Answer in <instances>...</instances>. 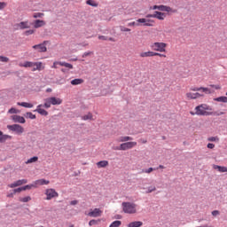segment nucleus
I'll use <instances>...</instances> for the list:
<instances>
[{
	"label": "nucleus",
	"mask_w": 227,
	"mask_h": 227,
	"mask_svg": "<svg viewBox=\"0 0 227 227\" xmlns=\"http://www.w3.org/2000/svg\"><path fill=\"white\" fill-rule=\"evenodd\" d=\"M18 29H29L31 27V24L28 20L27 21H20L17 25Z\"/></svg>",
	"instance_id": "nucleus-14"
},
{
	"label": "nucleus",
	"mask_w": 227,
	"mask_h": 227,
	"mask_svg": "<svg viewBox=\"0 0 227 227\" xmlns=\"http://www.w3.org/2000/svg\"><path fill=\"white\" fill-rule=\"evenodd\" d=\"M63 104V99L56 97H51L44 99L43 107L49 109L51 106H61Z\"/></svg>",
	"instance_id": "nucleus-3"
},
{
	"label": "nucleus",
	"mask_w": 227,
	"mask_h": 227,
	"mask_svg": "<svg viewBox=\"0 0 227 227\" xmlns=\"http://www.w3.org/2000/svg\"><path fill=\"white\" fill-rule=\"evenodd\" d=\"M164 165H160L156 169H164Z\"/></svg>",
	"instance_id": "nucleus-64"
},
{
	"label": "nucleus",
	"mask_w": 227,
	"mask_h": 227,
	"mask_svg": "<svg viewBox=\"0 0 227 227\" xmlns=\"http://www.w3.org/2000/svg\"><path fill=\"white\" fill-rule=\"evenodd\" d=\"M155 169H156V168H149L144 170V173L150 174V173H152V171H155Z\"/></svg>",
	"instance_id": "nucleus-51"
},
{
	"label": "nucleus",
	"mask_w": 227,
	"mask_h": 227,
	"mask_svg": "<svg viewBox=\"0 0 227 227\" xmlns=\"http://www.w3.org/2000/svg\"><path fill=\"white\" fill-rule=\"evenodd\" d=\"M82 120H84V121H86V120H93V114H91V113H89L86 115H83L82 117Z\"/></svg>",
	"instance_id": "nucleus-32"
},
{
	"label": "nucleus",
	"mask_w": 227,
	"mask_h": 227,
	"mask_svg": "<svg viewBox=\"0 0 227 227\" xmlns=\"http://www.w3.org/2000/svg\"><path fill=\"white\" fill-rule=\"evenodd\" d=\"M59 63H61V62H59V61H55V62L53 63V65L51 66V68H58V65H59Z\"/></svg>",
	"instance_id": "nucleus-55"
},
{
	"label": "nucleus",
	"mask_w": 227,
	"mask_h": 227,
	"mask_svg": "<svg viewBox=\"0 0 227 227\" xmlns=\"http://www.w3.org/2000/svg\"><path fill=\"white\" fill-rule=\"evenodd\" d=\"M134 146H137V142H126L120 145L119 147L114 148V150H130L134 148Z\"/></svg>",
	"instance_id": "nucleus-6"
},
{
	"label": "nucleus",
	"mask_w": 227,
	"mask_h": 227,
	"mask_svg": "<svg viewBox=\"0 0 227 227\" xmlns=\"http://www.w3.org/2000/svg\"><path fill=\"white\" fill-rule=\"evenodd\" d=\"M47 23L43 20H35L34 22L35 29H38V27H43Z\"/></svg>",
	"instance_id": "nucleus-18"
},
{
	"label": "nucleus",
	"mask_w": 227,
	"mask_h": 227,
	"mask_svg": "<svg viewBox=\"0 0 227 227\" xmlns=\"http://www.w3.org/2000/svg\"><path fill=\"white\" fill-rule=\"evenodd\" d=\"M153 56H159V58H166V54L155 52V51H142L140 58H153Z\"/></svg>",
	"instance_id": "nucleus-7"
},
{
	"label": "nucleus",
	"mask_w": 227,
	"mask_h": 227,
	"mask_svg": "<svg viewBox=\"0 0 227 227\" xmlns=\"http://www.w3.org/2000/svg\"><path fill=\"white\" fill-rule=\"evenodd\" d=\"M137 24H140V26H146L148 27H153L155 24V20H148L145 18H140L137 20Z\"/></svg>",
	"instance_id": "nucleus-8"
},
{
	"label": "nucleus",
	"mask_w": 227,
	"mask_h": 227,
	"mask_svg": "<svg viewBox=\"0 0 227 227\" xmlns=\"http://www.w3.org/2000/svg\"><path fill=\"white\" fill-rule=\"evenodd\" d=\"M141 226H143V222L141 221L131 222L128 224V227H141Z\"/></svg>",
	"instance_id": "nucleus-21"
},
{
	"label": "nucleus",
	"mask_w": 227,
	"mask_h": 227,
	"mask_svg": "<svg viewBox=\"0 0 227 227\" xmlns=\"http://www.w3.org/2000/svg\"><path fill=\"white\" fill-rule=\"evenodd\" d=\"M22 191H24V190L22 189V187L14 189V190H13V194H17V192H22Z\"/></svg>",
	"instance_id": "nucleus-54"
},
{
	"label": "nucleus",
	"mask_w": 227,
	"mask_h": 227,
	"mask_svg": "<svg viewBox=\"0 0 227 227\" xmlns=\"http://www.w3.org/2000/svg\"><path fill=\"white\" fill-rule=\"evenodd\" d=\"M20 201H21L22 203H27V201H31V197L27 196V197H24V198H20Z\"/></svg>",
	"instance_id": "nucleus-37"
},
{
	"label": "nucleus",
	"mask_w": 227,
	"mask_h": 227,
	"mask_svg": "<svg viewBox=\"0 0 227 227\" xmlns=\"http://www.w3.org/2000/svg\"><path fill=\"white\" fill-rule=\"evenodd\" d=\"M155 191H157V188L155 187V186H149L148 188H147V191L145 192L147 194H150V192H155Z\"/></svg>",
	"instance_id": "nucleus-38"
},
{
	"label": "nucleus",
	"mask_w": 227,
	"mask_h": 227,
	"mask_svg": "<svg viewBox=\"0 0 227 227\" xmlns=\"http://www.w3.org/2000/svg\"><path fill=\"white\" fill-rule=\"evenodd\" d=\"M166 8H167L166 5H160L159 10L160 12H166Z\"/></svg>",
	"instance_id": "nucleus-56"
},
{
	"label": "nucleus",
	"mask_w": 227,
	"mask_h": 227,
	"mask_svg": "<svg viewBox=\"0 0 227 227\" xmlns=\"http://www.w3.org/2000/svg\"><path fill=\"white\" fill-rule=\"evenodd\" d=\"M19 66L23 68H32V72H36V70L40 72L45 68V66L42 62L25 61L24 63H20Z\"/></svg>",
	"instance_id": "nucleus-2"
},
{
	"label": "nucleus",
	"mask_w": 227,
	"mask_h": 227,
	"mask_svg": "<svg viewBox=\"0 0 227 227\" xmlns=\"http://www.w3.org/2000/svg\"><path fill=\"white\" fill-rule=\"evenodd\" d=\"M93 54H94L93 51H85V52L82 55V58H88V57H90V56H93Z\"/></svg>",
	"instance_id": "nucleus-40"
},
{
	"label": "nucleus",
	"mask_w": 227,
	"mask_h": 227,
	"mask_svg": "<svg viewBox=\"0 0 227 227\" xmlns=\"http://www.w3.org/2000/svg\"><path fill=\"white\" fill-rule=\"evenodd\" d=\"M59 67H65L66 68H68V70H73L74 69V66L70 63H67V62H60Z\"/></svg>",
	"instance_id": "nucleus-27"
},
{
	"label": "nucleus",
	"mask_w": 227,
	"mask_h": 227,
	"mask_svg": "<svg viewBox=\"0 0 227 227\" xmlns=\"http://www.w3.org/2000/svg\"><path fill=\"white\" fill-rule=\"evenodd\" d=\"M159 8H160V5H154V6L153 7V10H159Z\"/></svg>",
	"instance_id": "nucleus-62"
},
{
	"label": "nucleus",
	"mask_w": 227,
	"mask_h": 227,
	"mask_svg": "<svg viewBox=\"0 0 227 227\" xmlns=\"http://www.w3.org/2000/svg\"><path fill=\"white\" fill-rule=\"evenodd\" d=\"M0 61L1 63H8V61H10V59L4 56H0Z\"/></svg>",
	"instance_id": "nucleus-44"
},
{
	"label": "nucleus",
	"mask_w": 227,
	"mask_h": 227,
	"mask_svg": "<svg viewBox=\"0 0 227 227\" xmlns=\"http://www.w3.org/2000/svg\"><path fill=\"white\" fill-rule=\"evenodd\" d=\"M17 183L19 186L24 185V184H27V179H20L17 181Z\"/></svg>",
	"instance_id": "nucleus-42"
},
{
	"label": "nucleus",
	"mask_w": 227,
	"mask_h": 227,
	"mask_svg": "<svg viewBox=\"0 0 227 227\" xmlns=\"http://www.w3.org/2000/svg\"><path fill=\"white\" fill-rule=\"evenodd\" d=\"M98 40H104V41H106V40H108V39H107V37H106V35H99V36H98Z\"/></svg>",
	"instance_id": "nucleus-60"
},
{
	"label": "nucleus",
	"mask_w": 227,
	"mask_h": 227,
	"mask_svg": "<svg viewBox=\"0 0 227 227\" xmlns=\"http://www.w3.org/2000/svg\"><path fill=\"white\" fill-rule=\"evenodd\" d=\"M209 87L214 88L215 90H221V85H219V84H216V85L211 84V85H209Z\"/></svg>",
	"instance_id": "nucleus-50"
},
{
	"label": "nucleus",
	"mask_w": 227,
	"mask_h": 227,
	"mask_svg": "<svg viewBox=\"0 0 227 227\" xmlns=\"http://www.w3.org/2000/svg\"><path fill=\"white\" fill-rule=\"evenodd\" d=\"M35 112L42 114V116H47L49 114V112L42 108V105L37 106V108L35 110Z\"/></svg>",
	"instance_id": "nucleus-19"
},
{
	"label": "nucleus",
	"mask_w": 227,
	"mask_h": 227,
	"mask_svg": "<svg viewBox=\"0 0 227 227\" xmlns=\"http://www.w3.org/2000/svg\"><path fill=\"white\" fill-rule=\"evenodd\" d=\"M190 91H201V93H205V95H212V93H214L213 90L207 87H192L190 89Z\"/></svg>",
	"instance_id": "nucleus-9"
},
{
	"label": "nucleus",
	"mask_w": 227,
	"mask_h": 227,
	"mask_svg": "<svg viewBox=\"0 0 227 227\" xmlns=\"http://www.w3.org/2000/svg\"><path fill=\"white\" fill-rule=\"evenodd\" d=\"M15 193H9L8 195H7V198H13V195H14Z\"/></svg>",
	"instance_id": "nucleus-63"
},
{
	"label": "nucleus",
	"mask_w": 227,
	"mask_h": 227,
	"mask_svg": "<svg viewBox=\"0 0 227 227\" xmlns=\"http://www.w3.org/2000/svg\"><path fill=\"white\" fill-rule=\"evenodd\" d=\"M17 104L19 106H21V107H26L27 109H31L33 107V104L27 102H18Z\"/></svg>",
	"instance_id": "nucleus-26"
},
{
	"label": "nucleus",
	"mask_w": 227,
	"mask_h": 227,
	"mask_svg": "<svg viewBox=\"0 0 227 227\" xmlns=\"http://www.w3.org/2000/svg\"><path fill=\"white\" fill-rule=\"evenodd\" d=\"M120 29H121V31L122 33H129V32H130V28H128V27H124V26H121V27H120Z\"/></svg>",
	"instance_id": "nucleus-43"
},
{
	"label": "nucleus",
	"mask_w": 227,
	"mask_h": 227,
	"mask_svg": "<svg viewBox=\"0 0 227 227\" xmlns=\"http://www.w3.org/2000/svg\"><path fill=\"white\" fill-rule=\"evenodd\" d=\"M43 13H42V12H35V13H34V15H33V17H34V19H42V17H43Z\"/></svg>",
	"instance_id": "nucleus-41"
},
{
	"label": "nucleus",
	"mask_w": 227,
	"mask_h": 227,
	"mask_svg": "<svg viewBox=\"0 0 227 227\" xmlns=\"http://www.w3.org/2000/svg\"><path fill=\"white\" fill-rule=\"evenodd\" d=\"M82 82H84V80L83 79H81V78H77V79H74V80H72L71 81V84L73 86H77L79 84H82Z\"/></svg>",
	"instance_id": "nucleus-23"
},
{
	"label": "nucleus",
	"mask_w": 227,
	"mask_h": 227,
	"mask_svg": "<svg viewBox=\"0 0 227 227\" xmlns=\"http://www.w3.org/2000/svg\"><path fill=\"white\" fill-rule=\"evenodd\" d=\"M8 113L10 114H17V113H19V110H17L15 108H11V109H9Z\"/></svg>",
	"instance_id": "nucleus-47"
},
{
	"label": "nucleus",
	"mask_w": 227,
	"mask_h": 227,
	"mask_svg": "<svg viewBox=\"0 0 227 227\" xmlns=\"http://www.w3.org/2000/svg\"><path fill=\"white\" fill-rule=\"evenodd\" d=\"M127 141H132L131 137H121L118 138L119 143H127Z\"/></svg>",
	"instance_id": "nucleus-28"
},
{
	"label": "nucleus",
	"mask_w": 227,
	"mask_h": 227,
	"mask_svg": "<svg viewBox=\"0 0 227 227\" xmlns=\"http://www.w3.org/2000/svg\"><path fill=\"white\" fill-rule=\"evenodd\" d=\"M166 47H168L166 43L155 42L151 44V49L156 52H166Z\"/></svg>",
	"instance_id": "nucleus-5"
},
{
	"label": "nucleus",
	"mask_w": 227,
	"mask_h": 227,
	"mask_svg": "<svg viewBox=\"0 0 227 227\" xmlns=\"http://www.w3.org/2000/svg\"><path fill=\"white\" fill-rule=\"evenodd\" d=\"M154 19H158V20H164L166 19V13L160 12H154Z\"/></svg>",
	"instance_id": "nucleus-20"
},
{
	"label": "nucleus",
	"mask_w": 227,
	"mask_h": 227,
	"mask_svg": "<svg viewBox=\"0 0 227 227\" xmlns=\"http://www.w3.org/2000/svg\"><path fill=\"white\" fill-rule=\"evenodd\" d=\"M33 49H35V51L39 52H47V46H45V43L35 44L33 46Z\"/></svg>",
	"instance_id": "nucleus-15"
},
{
	"label": "nucleus",
	"mask_w": 227,
	"mask_h": 227,
	"mask_svg": "<svg viewBox=\"0 0 227 227\" xmlns=\"http://www.w3.org/2000/svg\"><path fill=\"white\" fill-rule=\"evenodd\" d=\"M185 97L188 100H196V98H201V97H205V95L200 93V92H187L185 94Z\"/></svg>",
	"instance_id": "nucleus-11"
},
{
	"label": "nucleus",
	"mask_w": 227,
	"mask_h": 227,
	"mask_svg": "<svg viewBox=\"0 0 227 227\" xmlns=\"http://www.w3.org/2000/svg\"><path fill=\"white\" fill-rule=\"evenodd\" d=\"M45 194H46V200H52V198H58L59 196L57 191L52 188L47 189L45 191Z\"/></svg>",
	"instance_id": "nucleus-12"
},
{
	"label": "nucleus",
	"mask_w": 227,
	"mask_h": 227,
	"mask_svg": "<svg viewBox=\"0 0 227 227\" xmlns=\"http://www.w3.org/2000/svg\"><path fill=\"white\" fill-rule=\"evenodd\" d=\"M25 118H29L30 120H36V115L33 114L31 112L24 114Z\"/></svg>",
	"instance_id": "nucleus-30"
},
{
	"label": "nucleus",
	"mask_w": 227,
	"mask_h": 227,
	"mask_svg": "<svg viewBox=\"0 0 227 227\" xmlns=\"http://www.w3.org/2000/svg\"><path fill=\"white\" fill-rule=\"evenodd\" d=\"M8 139V135H2L0 136V143H4Z\"/></svg>",
	"instance_id": "nucleus-46"
},
{
	"label": "nucleus",
	"mask_w": 227,
	"mask_h": 227,
	"mask_svg": "<svg viewBox=\"0 0 227 227\" xmlns=\"http://www.w3.org/2000/svg\"><path fill=\"white\" fill-rule=\"evenodd\" d=\"M8 187H10L11 189H14V187H20V186H19V183H17V181H16L14 183L9 184Z\"/></svg>",
	"instance_id": "nucleus-49"
},
{
	"label": "nucleus",
	"mask_w": 227,
	"mask_h": 227,
	"mask_svg": "<svg viewBox=\"0 0 227 227\" xmlns=\"http://www.w3.org/2000/svg\"><path fill=\"white\" fill-rule=\"evenodd\" d=\"M214 101L215 102H222L223 104H227V97L221 96V97L214 98Z\"/></svg>",
	"instance_id": "nucleus-22"
},
{
	"label": "nucleus",
	"mask_w": 227,
	"mask_h": 227,
	"mask_svg": "<svg viewBox=\"0 0 227 227\" xmlns=\"http://www.w3.org/2000/svg\"><path fill=\"white\" fill-rule=\"evenodd\" d=\"M128 26L129 27H132L134 26L139 27V26H141V24L137 23V22L136 21H132V22L128 23Z\"/></svg>",
	"instance_id": "nucleus-45"
},
{
	"label": "nucleus",
	"mask_w": 227,
	"mask_h": 227,
	"mask_svg": "<svg viewBox=\"0 0 227 227\" xmlns=\"http://www.w3.org/2000/svg\"><path fill=\"white\" fill-rule=\"evenodd\" d=\"M98 168H107L109 166V161L107 160H101L97 163Z\"/></svg>",
	"instance_id": "nucleus-25"
},
{
	"label": "nucleus",
	"mask_w": 227,
	"mask_h": 227,
	"mask_svg": "<svg viewBox=\"0 0 227 227\" xmlns=\"http://www.w3.org/2000/svg\"><path fill=\"white\" fill-rule=\"evenodd\" d=\"M36 161H38V157H37V156H34V157L28 159V160L25 162V164H33V162H36Z\"/></svg>",
	"instance_id": "nucleus-31"
},
{
	"label": "nucleus",
	"mask_w": 227,
	"mask_h": 227,
	"mask_svg": "<svg viewBox=\"0 0 227 227\" xmlns=\"http://www.w3.org/2000/svg\"><path fill=\"white\" fill-rule=\"evenodd\" d=\"M36 189V186H35V182L32 184H27V185H25V186H23L22 187V190L23 191H29V190H31V189Z\"/></svg>",
	"instance_id": "nucleus-29"
},
{
	"label": "nucleus",
	"mask_w": 227,
	"mask_h": 227,
	"mask_svg": "<svg viewBox=\"0 0 227 227\" xmlns=\"http://www.w3.org/2000/svg\"><path fill=\"white\" fill-rule=\"evenodd\" d=\"M122 210L125 214H136L137 212V205L132 202H122Z\"/></svg>",
	"instance_id": "nucleus-4"
},
{
	"label": "nucleus",
	"mask_w": 227,
	"mask_h": 227,
	"mask_svg": "<svg viewBox=\"0 0 227 227\" xmlns=\"http://www.w3.org/2000/svg\"><path fill=\"white\" fill-rule=\"evenodd\" d=\"M8 187H10L11 189H14V187H20V186H19V183H17V181H16L14 183L9 184Z\"/></svg>",
	"instance_id": "nucleus-48"
},
{
	"label": "nucleus",
	"mask_w": 227,
	"mask_h": 227,
	"mask_svg": "<svg viewBox=\"0 0 227 227\" xmlns=\"http://www.w3.org/2000/svg\"><path fill=\"white\" fill-rule=\"evenodd\" d=\"M146 19H155V12L153 14H147Z\"/></svg>",
	"instance_id": "nucleus-58"
},
{
	"label": "nucleus",
	"mask_w": 227,
	"mask_h": 227,
	"mask_svg": "<svg viewBox=\"0 0 227 227\" xmlns=\"http://www.w3.org/2000/svg\"><path fill=\"white\" fill-rule=\"evenodd\" d=\"M207 148H209L210 150H214V148H215V145L214 144H207Z\"/></svg>",
	"instance_id": "nucleus-57"
},
{
	"label": "nucleus",
	"mask_w": 227,
	"mask_h": 227,
	"mask_svg": "<svg viewBox=\"0 0 227 227\" xmlns=\"http://www.w3.org/2000/svg\"><path fill=\"white\" fill-rule=\"evenodd\" d=\"M214 169H217L220 173H227V167L214 165Z\"/></svg>",
	"instance_id": "nucleus-24"
},
{
	"label": "nucleus",
	"mask_w": 227,
	"mask_h": 227,
	"mask_svg": "<svg viewBox=\"0 0 227 227\" xmlns=\"http://www.w3.org/2000/svg\"><path fill=\"white\" fill-rule=\"evenodd\" d=\"M86 4H89V6H94L95 8L98 6V4H97V3H95L93 0H87Z\"/></svg>",
	"instance_id": "nucleus-36"
},
{
	"label": "nucleus",
	"mask_w": 227,
	"mask_h": 227,
	"mask_svg": "<svg viewBox=\"0 0 227 227\" xmlns=\"http://www.w3.org/2000/svg\"><path fill=\"white\" fill-rule=\"evenodd\" d=\"M34 184H35V189H36V187H38L40 185H49V184H51V182L49 180H45V179H38V180L35 181Z\"/></svg>",
	"instance_id": "nucleus-17"
},
{
	"label": "nucleus",
	"mask_w": 227,
	"mask_h": 227,
	"mask_svg": "<svg viewBox=\"0 0 227 227\" xmlns=\"http://www.w3.org/2000/svg\"><path fill=\"white\" fill-rule=\"evenodd\" d=\"M165 12L175 13L176 11L173 10V8L167 6Z\"/></svg>",
	"instance_id": "nucleus-52"
},
{
	"label": "nucleus",
	"mask_w": 227,
	"mask_h": 227,
	"mask_svg": "<svg viewBox=\"0 0 227 227\" xmlns=\"http://www.w3.org/2000/svg\"><path fill=\"white\" fill-rule=\"evenodd\" d=\"M7 129L9 130H12V132H16V134H23L24 133V128L22 126H20V124L8 125Z\"/></svg>",
	"instance_id": "nucleus-10"
},
{
	"label": "nucleus",
	"mask_w": 227,
	"mask_h": 227,
	"mask_svg": "<svg viewBox=\"0 0 227 227\" xmlns=\"http://www.w3.org/2000/svg\"><path fill=\"white\" fill-rule=\"evenodd\" d=\"M121 226V221H114L110 224V227H120Z\"/></svg>",
	"instance_id": "nucleus-35"
},
{
	"label": "nucleus",
	"mask_w": 227,
	"mask_h": 227,
	"mask_svg": "<svg viewBox=\"0 0 227 227\" xmlns=\"http://www.w3.org/2000/svg\"><path fill=\"white\" fill-rule=\"evenodd\" d=\"M192 116L197 114V116H223L226 114V112H214L210 106L207 104H201L195 107V113L190 112Z\"/></svg>",
	"instance_id": "nucleus-1"
},
{
	"label": "nucleus",
	"mask_w": 227,
	"mask_h": 227,
	"mask_svg": "<svg viewBox=\"0 0 227 227\" xmlns=\"http://www.w3.org/2000/svg\"><path fill=\"white\" fill-rule=\"evenodd\" d=\"M219 210H214L213 212H212V215H214L215 217V216H217V215H219Z\"/></svg>",
	"instance_id": "nucleus-59"
},
{
	"label": "nucleus",
	"mask_w": 227,
	"mask_h": 227,
	"mask_svg": "<svg viewBox=\"0 0 227 227\" xmlns=\"http://www.w3.org/2000/svg\"><path fill=\"white\" fill-rule=\"evenodd\" d=\"M35 29H29L23 33L25 36H31V35H35Z\"/></svg>",
	"instance_id": "nucleus-33"
},
{
	"label": "nucleus",
	"mask_w": 227,
	"mask_h": 227,
	"mask_svg": "<svg viewBox=\"0 0 227 227\" xmlns=\"http://www.w3.org/2000/svg\"><path fill=\"white\" fill-rule=\"evenodd\" d=\"M104 211L100 208H94L88 213L89 217H101Z\"/></svg>",
	"instance_id": "nucleus-13"
},
{
	"label": "nucleus",
	"mask_w": 227,
	"mask_h": 227,
	"mask_svg": "<svg viewBox=\"0 0 227 227\" xmlns=\"http://www.w3.org/2000/svg\"><path fill=\"white\" fill-rule=\"evenodd\" d=\"M98 223H100V219H98V220H90L89 222V226H95V224H98Z\"/></svg>",
	"instance_id": "nucleus-39"
},
{
	"label": "nucleus",
	"mask_w": 227,
	"mask_h": 227,
	"mask_svg": "<svg viewBox=\"0 0 227 227\" xmlns=\"http://www.w3.org/2000/svg\"><path fill=\"white\" fill-rule=\"evenodd\" d=\"M7 4L5 2H0V10H4Z\"/></svg>",
	"instance_id": "nucleus-53"
},
{
	"label": "nucleus",
	"mask_w": 227,
	"mask_h": 227,
	"mask_svg": "<svg viewBox=\"0 0 227 227\" xmlns=\"http://www.w3.org/2000/svg\"><path fill=\"white\" fill-rule=\"evenodd\" d=\"M207 141L211 143H219V137H210L207 138Z\"/></svg>",
	"instance_id": "nucleus-34"
},
{
	"label": "nucleus",
	"mask_w": 227,
	"mask_h": 227,
	"mask_svg": "<svg viewBox=\"0 0 227 227\" xmlns=\"http://www.w3.org/2000/svg\"><path fill=\"white\" fill-rule=\"evenodd\" d=\"M12 119L14 123H26V119L20 115H12Z\"/></svg>",
	"instance_id": "nucleus-16"
},
{
	"label": "nucleus",
	"mask_w": 227,
	"mask_h": 227,
	"mask_svg": "<svg viewBox=\"0 0 227 227\" xmlns=\"http://www.w3.org/2000/svg\"><path fill=\"white\" fill-rule=\"evenodd\" d=\"M77 203H79L77 200H72L70 205H77Z\"/></svg>",
	"instance_id": "nucleus-61"
}]
</instances>
